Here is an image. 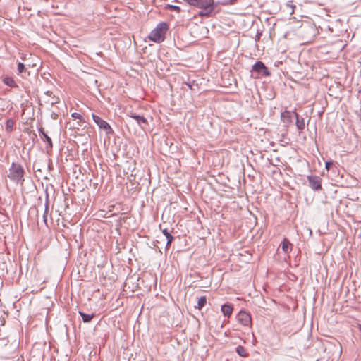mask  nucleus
Listing matches in <instances>:
<instances>
[{
  "instance_id": "nucleus-13",
  "label": "nucleus",
  "mask_w": 361,
  "mask_h": 361,
  "mask_svg": "<svg viewBox=\"0 0 361 361\" xmlns=\"http://www.w3.org/2000/svg\"><path fill=\"white\" fill-rule=\"evenodd\" d=\"M162 231V233L164 235L166 236V239H167V242H166V247H169L171 243L173 242L174 238L173 236L168 231V230L166 228H164L161 230Z\"/></svg>"
},
{
  "instance_id": "nucleus-9",
  "label": "nucleus",
  "mask_w": 361,
  "mask_h": 361,
  "mask_svg": "<svg viewBox=\"0 0 361 361\" xmlns=\"http://www.w3.org/2000/svg\"><path fill=\"white\" fill-rule=\"evenodd\" d=\"M39 134L44 137V141L47 142V145L46 147L47 151L51 149L53 147V143L51 137L47 135L44 132V128L42 127L39 129Z\"/></svg>"
},
{
  "instance_id": "nucleus-7",
  "label": "nucleus",
  "mask_w": 361,
  "mask_h": 361,
  "mask_svg": "<svg viewBox=\"0 0 361 361\" xmlns=\"http://www.w3.org/2000/svg\"><path fill=\"white\" fill-rule=\"evenodd\" d=\"M307 179L309 181L310 187L314 190H322V179L319 176H308Z\"/></svg>"
},
{
  "instance_id": "nucleus-24",
  "label": "nucleus",
  "mask_w": 361,
  "mask_h": 361,
  "mask_svg": "<svg viewBox=\"0 0 361 361\" xmlns=\"http://www.w3.org/2000/svg\"><path fill=\"white\" fill-rule=\"evenodd\" d=\"M183 1H185L186 3H188V4H190L191 6H196L197 2V0H183Z\"/></svg>"
},
{
  "instance_id": "nucleus-15",
  "label": "nucleus",
  "mask_w": 361,
  "mask_h": 361,
  "mask_svg": "<svg viewBox=\"0 0 361 361\" xmlns=\"http://www.w3.org/2000/svg\"><path fill=\"white\" fill-rule=\"evenodd\" d=\"M3 82L8 87H18L15 80L13 78L6 76L3 79Z\"/></svg>"
},
{
  "instance_id": "nucleus-16",
  "label": "nucleus",
  "mask_w": 361,
  "mask_h": 361,
  "mask_svg": "<svg viewBox=\"0 0 361 361\" xmlns=\"http://www.w3.org/2000/svg\"><path fill=\"white\" fill-rule=\"evenodd\" d=\"M49 206V195L47 193L46 201H45V209H44V215H43V221L46 225H47V214H48Z\"/></svg>"
},
{
  "instance_id": "nucleus-26",
  "label": "nucleus",
  "mask_w": 361,
  "mask_h": 361,
  "mask_svg": "<svg viewBox=\"0 0 361 361\" xmlns=\"http://www.w3.org/2000/svg\"><path fill=\"white\" fill-rule=\"evenodd\" d=\"M2 341H3V343H4V345L5 347H6V346H7V343L6 342V341H5V340H3Z\"/></svg>"
},
{
  "instance_id": "nucleus-23",
  "label": "nucleus",
  "mask_w": 361,
  "mask_h": 361,
  "mask_svg": "<svg viewBox=\"0 0 361 361\" xmlns=\"http://www.w3.org/2000/svg\"><path fill=\"white\" fill-rule=\"evenodd\" d=\"M167 8H170L172 11H176V12L179 13L180 11V8L176 5H170L169 4L167 6Z\"/></svg>"
},
{
  "instance_id": "nucleus-2",
  "label": "nucleus",
  "mask_w": 361,
  "mask_h": 361,
  "mask_svg": "<svg viewBox=\"0 0 361 361\" xmlns=\"http://www.w3.org/2000/svg\"><path fill=\"white\" fill-rule=\"evenodd\" d=\"M169 29L167 23L162 22L150 32L149 38L151 41L157 43L163 42L165 39V34Z\"/></svg>"
},
{
  "instance_id": "nucleus-28",
  "label": "nucleus",
  "mask_w": 361,
  "mask_h": 361,
  "mask_svg": "<svg viewBox=\"0 0 361 361\" xmlns=\"http://www.w3.org/2000/svg\"><path fill=\"white\" fill-rule=\"evenodd\" d=\"M47 94H51V92H49V91H48V92H47Z\"/></svg>"
},
{
  "instance_id": "nucleus-25",
  "label": "nucleus",
  "mask_w": 361,
  "mask_h": 361,
  "mask_svg": "<svg viewBox=\"0 0 361 361\" xmlns=\"http://www.w3.org/2000/svg\"><path fill=\"white\" fill-rule=\"evenodd\" d=\"M333 165H334L333 161H326L325 164V168L329 171Z\"/></svg>"
},
{
  "instance_id": "nucleus-11",
  "label": "nucleus",
  "mask_w": 361,
  "mask_h": 361,
  "mask_svg": "<svg viewBox=\"0 0 361 361\" xmlns=\"http://www.w3.org/2000/svg\"><path fill=\"white\" fill-rule=\"evenodd\" d=\"M281 248L287 254L292 250L293 245L287 238H284L281 243Z\"/></svg>"
},
{
  "instance_id": "nucleus-10",
  "label": "nucleus",
  "mask_w": 361,
  "mask_h": 361,
  "mask_svg": "<svg viewBox=\"0 0 361 361\" xmlns=\"http://www.w3.org/2000/svg\"><path fill=\"white\" fill-rule=\"evenodd\" d=\"M233 308L232 305L226 303L221 306V312L226 317H229L233 312Z\"/></svg>"
},
{
  "instance_id": "nucleus-20",
  "label": "nucleus",
  "mask_w": 361,
  "mask_h": 361,
  "mask_svg": "<svg viewBox=\"0 0 361 361\" xmlns=\"http://www.w3.org/2000/svg\"><path fill=\"white\" fill-rule=\"evenodd\" d=\"M207 303V298L205 296H202L198 299L197 307L201 310Z\"/></svg>"
},
{
  "instance_id": "nucleus-3",
  "label": "nucleus",
  "mask_w": 361,
  "mask_h": 361,
  "mask_svg": "<svg viewBox=\"0 0 361 361\" xmlns=\"http://www.w3.org/2000/svg\"><path fill=\"white\" fill-rule=\"evenodd\" d=\"M195 6L202 9L200 16H209L214 9V0H197Z\"/></svg>"
},
{
  "instance_id": "nucleus-12",
  "label": "nucleus",
  "mask_w": 361,
  "mask_h": 361,
  "mask_svg": "<svg viewBox=\"0 0 361 361\" xmlns=\"http://www.w3.org/2000/svg\"><path fill=\"white\" fill-rule=\"evenodd\" d=\"M293 114L295 116V118H296L295 124H296L298 129L300 130H304L305 127L304 118H300L296 112H293Z\"/></svg>"
},
{
  "instance_id": "nucleus-4",
  "label": "nucleus",
  "mask_w": 361,
  "mask_h": 361,
  "mask_svg": "<svg viewBox=\"0 0 361 361\" xmlns=\"http://www.w3.org/2000/svg\"><path fill=\"white\" fill-rule=\"evenodd\" d=\"M252 71L257 73V76H255V78H257L259 75L269 76L271 75V73L269 71L268 68L264 65V63L262 61H257L252 66Z\"/></svg>"
},
{
  "instance_id": "nucleus-17",
  "label": "nucleus",
  "mask_w": 361,
  "mask_h": 361,
  "mask_svg": "<svg viewBox=\"0 0 361 361\" xmlns=\"http://www.w3.org/2000/svg\"><path fill=\"white\" fill-rule=\"evenodd\" d=\"M79 314L81 316L83 322H85V323H87V322H91V320L94 317V314H89L84 313L82 312H79Z\"/></svg>"
},
{
  "instance_id": "nucleus-18",
  "label": "nucleus",
  "mask_w": 361,
  "mask_h": 361,
  "mask_svg": "<svg viewBox=\"0 0 361 361\" xmlns=\"http://www.w3.org/2000/svg\"><path fill=\"white\" fill-rule=\"evenodd\" d=\"M236 353L240 356V357H246L248 356V353H247V350L246 349L242 346V345H238L237 348H236Z\"/></svg>"
},
{
  "instance_id": "nucleus-1",
  "label": "nucleus",
  "mask_w": 361,
  "mask_h": 361,
  "mask_svg": "<svg viewBox=\"0 0 361 361\" xmlns=\"http://www.w3.org/2000/svg\"><path fill=\"white\" fill-rule=\"evenodd\" d=\"M25 171L22 165L19 163L13 162L9 168L8 177L16 183H23L24 181Z\"/></svg>"
},
{
  "instance_id": "nucleus-21",
  "label": "nucleus",
  "mask_w": 361,
  "mask_h": 361,
  "mask_svg": "<svg viewBox=\"0 0 361 361\" xmlns=\"http://www.w3.org/2000/svg\"><path fill=\"white\" fill-rule=\"evenodd\" d=\"M71 116L75 118V119H79L80 121L77 123L78 125H80V123H85V119L82 117V116L77 113V112H74L72 114Z\"/></svg>"
},
{
  "instance_id": "nucleus-5",
  "label": "nucleus",
  "mask_w": 361,
  "mask_h": 361,
  "mask_svg": "<svg viewBox=\"0 0 361 361\" xmlns=\"http://www.w3.org/2000/svg\"><path fill=\"white\" fill-rule=\"evenodd\" d=\"M92 116L94 123L99 126L100 129L104 130L106 134L109 135L113 133L111 127L106 121L103 120L102 118L95 115L94 114H92Z\"/></svg>"
},
{
  "instance_id": "nucleus-14",
  "label": "nucleus",
  "mask_w": 361,
  "mask_h": 361,
  "mask_svg": "<svg viewBox=\"0 0 361 361\" xmlns=\"http://www.w3.org/2000/svg\"><path fill=\"white\" fill-rule=\"evenodd\" d=\"M281 120L283 121V122L284 123H290L292 120H291V113L288 111H285L284 112H282L281 113Z\"/></svg>"
},
{
  "instance_id": "nucleus-6",
  "label": "nucleus",
  "mask_w": 361,
  "mask_h": 361,
  "mask_svg": "<svg viewBox=\"0 0 361 361\" xmlns=\"http://www.w3.org/2000/svg\"><path fill=\"white\" fill-rule=\"evenodd\" d=\"M237 319L239 323L245 326H249L252 324L251 315L245 310H240L237 314Z\"/></svg>"
},
{
  "instance_id": "nucleus-22",
  "label": "nucleus",
  "mask_w": 361,
  "mask_h": 361,
  "mask_svg": "<svg viewBox=\"0 0 361 361\" xmlns=\"http://www.w3.org/2000/svg\"><path fill=\"white\" fill-rule=\"evenodd\" d=\"M26 68L25 65L23 63L19 62L18 63V73H23L26 71Z\"/></svg>"
},
{
  "instance_id": "nucleus-8",
  "label": "nucleus",
  "mask_w": 361,
  "mask_h": 361,
  "mask_svg": "<svg viewBox=\"0 0 361 361\" xmlns=\"http://www.w3.org/2000/svg\"><path fill=\"white\" fill-rule=\"evenodd\" d=\"M129 116L133 119H135L137 123L142 128H145L147 126H148L147 120L143 116L140 115H137L135 113H130Z\"/></svg>"
},
{
  "instance_id": "nucleus-29",
  "label": "nucleus",
  "mask_w": 361,
  "mask_h": 361,
  "mask_svg": "<svg viewBox=\"0 0 361 361\" xmlns=\"http://www.w3.org/2000/svg\"><path fill=\"white\" fill-rule=\"evenodd\" d=\"M360 330L361 331V325H360V327H359Z\"/></svg>"
},
{
  "instance_id": "nucleus-27",
  "label": "nucleus",
  "mask_w": 361,
  "mask_h": 361,
  "mask_svg": "<svg viewBox=\"0 0 361 361\" xmlns=\"http://www.w3.org/2000/svg\"><path fill=\"white\" fill-rule=\"evenodd\" d=\"M33 209L36 212L37 216H38V210L37 209V208H35Z\"/></svg>"
},
{
  "instance_id": "nucleus-19",
  "label": "nucleus",
  "mask_w": 361,
  "mask_h": 361,
  "mask_svg": "<svg viewBox=\"0 0 361 361\" xmlns=\"http://www.w3.org/2000/svg\"><path fill=\"white\" fill-rule=\"evenodd\" d=\"M14 121L12 118H9L6 122V130L8 133H11L13 130Z\"/></svg>"
}]
</instances>
